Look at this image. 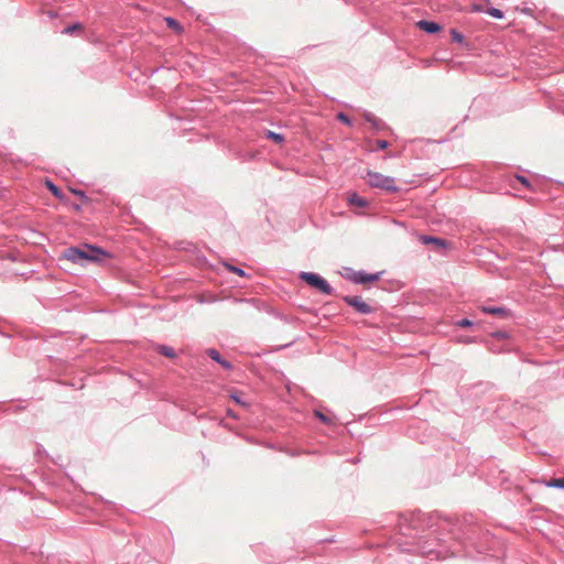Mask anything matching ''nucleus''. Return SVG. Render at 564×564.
Here are the masks:
<instances>
[{
	"mask_svg": "<svg viewBox=\"0 0 564 564\" xmlns=\"http://www.w3.org/2000/svg\"><path fill=\"white\" fill-rule=\"evenodd\" d=\"M376 144L378 150H384L390 145V143L387 140H377Z\"/></svg>",
	"mask_w": 564,
	"mask_h": 564,
	"instance_id": "30",
	"label": "nucleus"
},
{
	"mask_svg": "<svg viewBox=\"0 0 564 564\" xmlns=\"http://www.w3.org/2000/svg\"><path fill=\"white\" fill-rule=\"evenodd\" d=\"M231 399H232L236 403H238V404L247 405V403H246V402H243V401L241 400V398H240L237 393H232V394H231Z\"/></svg>",
	"mask_w": 564,
	"mask_h": 564,
	"instance_id": "33",
	"label": "nucleus"
},
{
	"mask_svg": "<svg viewBox=\"0 0 564 564\" xmlns=\"http://www.w3.org/2000/svg\"><path fill=\"white\" fill-rule=\"evenodd\" d=\"M337 119H338L340 122H343L344 124H346V126H351V124H352V122H351L350 118L348 117V115H346V113H344V112H339V113L337 115Z\"/></svg>",
	"mask_w": 564,
	"mask_h": 564,
	"instance_id": "26",
	"label": "nucleus"
},
{
	"mask_svg": "<svg viewBox=\"0 0 564 564\" xmlns=\"http://www.w3.org/2000/svg\"><path fill=\"white\" fill-rule=\"evenodd\" d=\"M264 134L267 139L273 141L276 144H281L285 141V137L282 133L268 130Z\"/></svg>",
	"mask_w": 564,
	"mask_h": 564,
	"instance_id": "16",
	"label": "nucleus"
},
{
	"mask_svg": "<svg viewBox=\"0 0 564 564\" xmlns=\"http://www.w3.org/2000/svg\"><path fill=\"white\" fill-rule=\"evenodd\" d=\"M368 176V184L371 187L384 189L389 193H397L399 191L398 186L395 185V181L391 176L383 175L378 172H371L369 171L367 173Z\"/></svg>",
	"mask_w": 564,
	"mask_h": 564,
	"instance_id": "5",
	"label": "nucleus"
},
{
	"mask_svg": "<svg viewBox=\"0 0 564 564\" xmlns=\"http://www.w3.org/2000/svg\"><path fill=\"white\" fill-rule=\"evenodd\" d=\"M489 349H490L492 352H495V354H497V352H501V351H502L501 349H497V348H495L494 346H489Z\"/></svg>",
	"mask_w": 564,
	"mask_h": 564,
	"instance_id": "34",
	"label": "nucleus"
},
{
	"mask_svg": "<svg viewBox=\"0 0 564 564\" xmlns=\"http://www.w3.org/2000/svg\"><path fill=\"white\" fill-rule=\"evenodd\" d=\"M46 185L53 196H55L56 198L63 197V192L52 181L47 180Z\"/></svg>",
	"mask_w": 564,
	"mask_h": 564,
	"instance_id": "18",
	"label": "nucleus"
},
{
	"mask_svg": "<svg viewBox=\"0 0 564 564\" xmlns=\"http://www.w3.org/2000/svg\"><path fill=\"white\" fill-rule=\"evenodd\" d=\"M494 338L497 339H507L509 338V334L506 330H496L491 334Z\"/></svg>",
	"mask_w": 564,
	"mask_h": 564,
	"instance_id": "27",
	"label": "nucleus"
},
{
	"mask_svg": "<svg viewBox=\"0 0 564 564\" xmlns=\"http://www.w3.org/2000/svg\"><path fill=\"white\" fill-rule=\"evenodd\" d=\"M451 37L454 42H457L462 45L465 44V36L456 29L451 30Z\"/></svg>",
	"mask_w": 564,
	"mask_h": 564,
	"instance_id": "20",
	"label": "nucleus"
},
{
	"mask_svg": "<svg viewBox=\"0 0 564 564\" xmlns=\"http://www.w3.org/2000/svg\"><path fill=\"white\" fill-rule=\"evenodd\" d=\"M165 21H166L167 26H170L171 29H174L176 31H182L181 24L174 18L167 17V18H165Z\"/></svg>",
	"mask_w": 564,
	"mask_h": 564,
	"instance_id": "23",
	"label": "nucleus"
},
{
	"mask_svg": "<svg viewBox=\"0 0 564 564\" xmlns=\"http://www.w3.org/2000/svg\"><path fill=\"white\" fill-rule=\"evenodd\" d=\"M83 29V25L79 23V22H76L72 25H68L67 28H65L63 30V33L64 34H73L75 31L77 30H82Z\"/></svg>",
	"mask_w": 564,
	"mask_h": 564,
	"instance_id": "24",
	"label": "nucleus"
},
{
	"mask_svg": "<svg viewBox=\"0 0 564 564\" xmlns=\"http://www.w3.org/2000/svg\"><path fill=\"white\" fill-rule=\"evenodd\" d=\"M239 302L250 304L258 311H263L268 314L276 315L274 310L260 299H257V297L240 299Z\"/></svg>",
	"mask_w": 564,
	"mask_h": 564,
	"instance_id": "9",
	"label": "nucleus"
},
{
	"mask_svg": "<svg viewBox=\"0 0 564 564\" xmlns=\"http://www.w3.org/2000/svg\"><path fill=\"white\" fill-rule=\"evenodd\" d=\"M419 240L423 245H433L435 250L440 251L442 254H445V250L451 246L448 240L435 236L421 235Z\"/></svg>",
	"mask_w": 564,
	"mask_h": 564,
	"instance_id": "8",
	"label": "nucleus"
},
{
	"mask_svg": "<svg viewBox=\"0 0 564 564\" xmlns=\"http://www.w3.org/2000/svg\"><path fill=\"white\" fill-rule=\"evenodd\" d=\"M350 273L347 275V279L355 284H367L376 282L380 279L381 272L377 273H367L364 270L354 271L349 269Z\"/></svg>",
	"mask_w": 564,
	"mask_h": 564,
	"instance_id": "7",
	"label": "nucleus"
},
{
	"mask_svg": "<svg viewBox=\"0 0 564 564\" xmlns=\"http://www.w3.org/2000/svg\"><path fill=\"white\" fill-rule=\"evenodd\" d=\"M475 11L482 12V11H484V9H482L480 6H475Z\"/></svg>",
	"mask_w": 564,
	"mask_h": 564,
	"instance_id": "36",
	"label": "nucleus"
},
{
	"mask_svg": "<svg viewBox=\"0 0 564 564\" xmlns=\"http://www.w3.org/2000/svg\"><path fill=\"white\" fill-rule=\"evenodd\" d=\"M417 26L420 30L429 33V34H435L442 30V26L440 23L435 21H429V20H420L417 22Z\"/></svg>",
	"mask_w": 564,
	"mask_h": 564,
	"instance_id": "13",
	"label": "nucleus"
},
{
	"mask_svg": "<svg viewBox=\"0 0 564 564\" xmlns=\"http://www.w3.org/2000/svg\"><path fill=\"white\" fill-rule=\"evenodd\" d=\"M227 415L234 417V419H237V416L234 414V412L231 410H228L227 411Z\"/></svg>",
	"mask_w": 564,
	"mask_h": 564,
	"instance_id": "35",
	"label": "nucleus"
},
{
	"mask_svg": "<svg viewBox=\"0 0 564 564\" xmlns=\"http://www.w3.org/2000/svg\"><path fill=\"white\" fill-rule=\"evenodd\" d=\"M109 253L102 248L85 243L80 247H68L63 251L62 259L68 260L74 264L85 265L86 263L101 262L102 258Z\"/></svg>",
	"mask_w": 564,
	"mask_h": 564,
	"instance_id": "2",
	"label": "nucleus"
},
{
	"mask_svg": "<svg viewBox=\"0 0 564 564\" xmlns=\"http://www.w3.org/2000/svg\"><path fill=\"white\" fill-rule=\"evenodd\" d=\"M406 551L416 552L423 556L434 557L436 560L458 554L456 549L445 545L444 540L434 536V532L429 533V539L427 536H417L413 549H406Z\"/></svg>",
	"mask_w": 564,
	"mask_h": 564,
	"instance_id": "1",
	"label": "nucleus"
},
{
	"mask_svg": "<svg viewBox=\"0 0 564 564\" xmlns=\"http://www.w3.org/2000/svg\"><path fill=\"white\" fill-rule=\"evenodd\" d=\"M516 178L521 183L523 184L527 188L531 189V183L530 181L523 176V175H516Z\"/></svg>",
	"mask_w": 564,
	"mask_h": 564,
	"instance_id": "28",
	"label": "nucleus"
},
{
	"mask_svg": "<svg viewBox=\"0 0 564 564\" xmlns=\"http://www.w3.org/2000/svg\"><path fill=\"white\" fill-rule=\"evenodd\" d=\"M73 194H75L76 196L80 197V199L83 202H88L89 198L88 196L86 195V193L82 189H72Z\"/></svg>",
	"mask_w": 564,
	"mask_h": 564,
	"instance_id": "29",
	"label": "nucleus"
},
{
	"mask_svg": "<svg viewBox=\"0 0 564 564\" xmlns=\"http://www.w3.org/2000/svg\"><path fill=\"white\" fill-rule=\"evenodd\" d=\"M156 351L167 358L176 357V352H175L174 348L171 346H167V345H159L156 347Z\"/></svg>",
	"mask_w": 564,
	"mask_h": 564,
	"instance_id": "15",
	"label": "nucleus"
},
{
	"mask_svg": "<svg viewBox=\"0 0 564 564\" xmlns=\"http://www.w3.org/2000/svg\"><path fill=\"white\" fill-rule=\"evenodd\" d=\"M547 487L564 489V478H552L547 484Z\"/></svg>",
	"mask_w": 564,
	"mask_h": 564,
	"instance_id": "21",
	"label": "nucleus"
},
{
	"mask_svg": "<svg viewBox=\"0 0 564 564\" xmlns=\"http://www.w3.org/2000/svg\"><path fill=\"white\" fill-rule=\"evenodd\" d=\"M486 13H488L490 17L498 19V20H500L505 17L503 11H501L500 9H497V8H489L488 10H486Z\"/></svg>",
	"mask_w": 564,
	"mask_h": 564,
	"instance_id": "22",
	"label": "nucleus"
},
{
	"mask_svg": "<svg viewBox=\"0 0 564 564\" xmlns=\"http://www.w3.org/2000/svg\"><path fill=\"white\" fill-rule=\"evenodd\" d=\"M455 326L462 327V328L471 327V326H474V322L468 318H462V319H458L455 322Z\"/></svg>",
	"mask_w": 564,
	"mask_h": 564,
	"instance_id": "25",
	"label": "nucleus"
},
{
	"mask_svg": "<svg viewBox=\"0 0 564 564\" xmlns=\"http://www.w3.org/2000/svg\"><path fill=\"white\" fill-rule=\"evenodd\" d=\"M462 543L463 544H467L468 543L469 545L475 546V547L477 546L476 542L474 541V538L471 535L465 536L464 541Z\"/></svg>",
	"mask_w": 564,
	"mask_h": 564,
	"instance_id": "31",
	"label": "nucleus"
},
{
	"mask_svg": "<svg viewBox=\"0 0 564 564\" xmlns=\"http://www.w3.org/2000/svg\"><path fill=\"white\" fill-rule=\"evenodd\" d=\"M206 354L212 360L219 364L224 369L231 370L234 368L232 364L230 361L224 359L217 349L209 348L206 350Z\"/></svg>",
	"mask_w": 564,
	"mask_h": 564,
	"instance_id": "11",
	"label": "nucleus"
},
{
	"mask_svg": "<svg viewBox=\"0 0 564 564\" xmlns=\"http://www.w3.org/2000/svg\"><path fill=\"white\" fill-rule=\"evenodd\" d=\"M314 415L324 424L330 425L333 424V421L329 416H327L325 413H323L321 410L315 409Z\"/></svg>",
	"mask_w": 564,
	"mask_h": 564,
	"instance_id": "19",
	"label": "nucleus"
},
{
	"mask_svg": "<svg viewBox=\"0 0 564 564\" xmlns=\"http://www.w3.org/2000/svg\"><path fill=\"white\" fill-rule=\"evenodd\" d=\"M343 301L349 306L354 307V310L362 315H369L375 312V308L366 303L361 296L358 295H345L343 296Z\"/></svg>",
	"mask_w": 564,
	"mask_h": 564,
	"instance_id": "6",
	"label": "nucleus"
},
{
	"mask_svg": "<svg viewBox=\"0 0 564 564\" xmlns=\"http://www.w3.org/2000/svg\"><path fill=\"white\" fill-rule=\"evenodd\" d=\"M438 524V516L435 513H423L422 511H413L410 517L400 516L399 525L403 535H411V531L420 532L425 529H432Z\"/></svg>",
	"mask_w": 564,
	"mask_h": 564,
	"instance_id": "3",
	"label": "nucleus"
},
{
	"mask_svg": "<svg viewBox=\"0 0 564 564\" xmlns=\"http://www.w3.org/2000/svg\"><path fill=\"white\" fill-rule=\"evenodd\" d=\"M459 341L465 343V344H470V343H476L477 340H476V337L466 336V337H460Z\"/></svg>",
	"mask_w": 564,
	"mask_h": 564,
	"instance_id": "32",
	"label": "nucleus"
},
{
	"mask_svg": "<svg viewBox=\"0 0 564 564\" xmlns=\"http://www.w3.org/2000/svg\"><path fill=\"white\" fill-rule=\"evenodd\" d=\"M364 118L367 122H369L371 124V127L376 131H382L388 128L386 122L382 119L377 118L373 113H371L369 111L364 112Z\"/></svg>",
	"mask_w": 564,
	"mask_h": 564,
	"instance_id": "12",
	"label": "nucleus"
},
{
	"mask_svg": "<svg viewBox=\"0 0 564 564\" xmlns=\"http://www.w3.org/2000/svg\"><path fill=\"white\" fill-rule=\"evenodd\" d=\"M523 12H524V13H529V12H530V10H529V9H523Z\"/></svg>",
	"mask_w": 564,
	"mask_h": 564,
	"instance_id": "37",
	"label": "nucleus"
},
{
	"mask_svg": "<svg viewBox=\"0 0 564 564\" xmlns=\"http://www.w3.org/2000/svg\"><path fill=\"white\" fill-rule=\"evenodd\" d=\"M224 265L231 273H236L237 275L242 276V278L248 276L246 271L237 265L230 264L228 262H225Z\"/></svg>",
	"mask_w": 564,
	"mask_h": 564,
	"instance_id": "17",
	"label": "nucleus"
},
{
	"mask_svg": "<svg viewBox=\"0 0 564 564\" xmlns=\"http://www.w3.org/2000/svg\"><path fill=\"white\" fill-rule=\"evenodd\" d=\"M348 202L350 205H354V206H357L360 208H365V207L369 206V202L366 198L359 196L357 193H352L349 196Z\"/></svg>",
	"mask_w": 564,
	"mask_h": 564,
	"instance_id": "14",
	"label": "nucleus"
},
{
	"mask_svg": "<svg viewBox=\"0 0 564 564\" xmlns=\"http://www.w3.org/2000/svg\"><path fill=\"white\" fill-rule=\"evenodd\" d=\"M299 278L322 294L333 295L335 293L334 288L328 283V281L317 273L302 271L299 274Z\"/></svg>",
	"mask_w": 564,
	"mask_h": 564,
	"instance_id": "4",
	"label": "nucleus"
},
{
	"mask_svg": "<svg viewBox=\"0 0 564 564\" xmlns=\"http://www.w3.org/2000/svg\"><path fill=\"white\" fill-rule=\"evenodd\" d=\"M481 311L486 314L496 315L501 318H508L511 316L510 310L505 306L484 305L481 306Z\"/></svg>",
	"mask_w": 564,
	"mask_h": 564,
	"instance_id": "10",
	"label": "nucleus"
}]
</instances>
